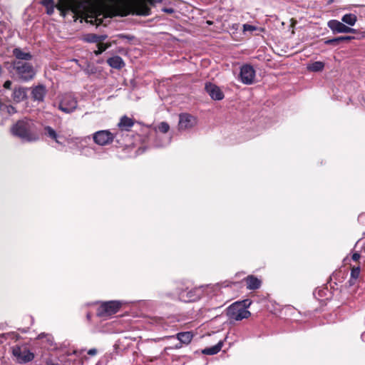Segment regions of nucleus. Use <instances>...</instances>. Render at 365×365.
Masks as SVG:
<instances>
[{"label":"nucleus","mask_w":365,"mask_h":365,"mask_svg":"<svg viewBox=\"0 0 365 365\" xmlns=\"http://www.w3.org/2000/svg\"><path fill=\"white\" fill-rule=\"evenodd\" d=\"M13 135L19 138L22 141L34 142L38 140L39 137L36 131V126L32 120L24 118L16 122L11 128Z\"/></svg>","instance_id":"1"},{"label":"nucleus","mask_w":365,"mask_h":365,"mask_svg":"<svg viewBox=\"0 0 365 365\" xmlns=\"http://www.w3.org/2000/svg\"><path fill=\"white\" fill-rule=\"evenodd\" d=\"M12 66L18 79L21 81L28 82L31 81L36 76V71L29 63L14 61Z\"/></svg>","instance_id":"2"},{"label":"nucleus","mask_w":365,"mask_h":365,"mask_svg":"<svg viewBox=\"0 0 365 365\" xmlns=\"http://www.w3.org/2000/svg\"><path fill=\"white\" fill-rule=\"evenodd\" d=\"M77 108L78 100L72 93H64L58 96V108L63 113H72Z\"/></svg>","instance_id":"3"},{"label":"nucleus","mask_w":365,"mask_h":365,"mask_svg":"<svg viewBox=\"0 0 365 365\" xmlns=\"http://www.w3.org/2000/svg\"><path fill=\"white\" fill-rule=\"evenodd\" d=\"M177 294L180 301L191 302L200 299L202 296V291L200 288L197 287H192L190 289L189 287H186L185 289L178 288Z\"/></svg>","instance_id":"4"},{"label":"nucleus","mask_w":365,"mask_h":365,"mask_svg":"<svg viewBox=\"0 0 365 365\" xmlns=\"http://www.w3.org/2000/svg\"><path fill=\"white\" fill-rule=\"evenodd\" d=\"M121 307L118 301H109L103 302L97 309V315L100 317L106 318L116 314Z\"/></svg>","instance_id":"5"},{"label":"nucleus","mask_w":365,"mask_h":365,"mask_svg":"<svg viewBox=\"0 0 365 365\" xmlns=\"http://www.w3.org/2000/svg\"><path fill=\"white\" fill-rule=\"evenodd\" d=\"M227 315L230 319L240 321L247 319L251 315V313L247 309L242 308L240 303L235 302L228 307Z\"/></svg>","instance_id":"6"},{"label":"nucleus","mask_w":365,"mask_h":365,"mask_svg":"<svg viewBox=\"0 0 365 365\" xmlns=\"http://www.w3.org/2000/svg\"><path fill=\"white\" fill-rule=\"evenodd\" d=\"M115 135L108 130H98L93 134V141L99 145H106L111 143Z\"/></svg>","instance_id":"7"},{"label":"nucleus","mask_w":365,"mask_h":365,"mask_svg":"<svg viewBox=\"0 0 365 365\" xmlns=\"http://www.w3.org/2000/svg\"><path fill=\"white\" fill-rule=\"evenodd\" d=\"M12 353L19 363H27L34 358V354L26 347L16 346L13 348Z\"/></svg>","instance_id":"8"},{"label":"nucleus","mask_w":365,"mask_h":365,"mask_svg":"<svg viewBox=\"0 0 365 365\" xmlns=\"http://www.w3.org/2000/svg\"><path fill=\"white\" fill-rule=\"evenodd\" d=\"M328 27L332 31L334 34H356V30L346 26L344 22H341L338 20L332 19L328 21Z\"/></svg>","instance_id":"9"},{"label":"nucleus","mask_w":365,"mask_h":365,"mask_svg":"<svg viewBox=\"0 0 365 365\" xmlns=\"http://www.w3.org/2000/svg\"><path fill=\"white\" fill-rule=\"evenodd\" d=\"M240 81L246 85H250L253 83L255 77V71L250 64H245L240 68Z\"/></svg>","instance_id":"10"},{"label":"nucleus","mask_w":365,"mask_h":365,"mask_svg":"<svg viewBox=\"0 0 365 365\" xmlns=\"http://www.w3.org/2000/svg\"><path fill=\"white\" fill-rule=\"evenodd\" d=\"M196 123V118L188 113H182L179 115L178 128L180 130L192 128Z\"/></svg>","instance_id":"11"},{"label":"nucleus","mask_w":365,"mask_h":365,"mask_svg":"<svg viewBox=\"0 0 365 365\" xmlns=\"http://www.w3.org/2000/svg\"><path fill=\"white\" fill-rule=\"evenodd\" d=\"M205 89L212 99L220 101L224 98V93L220 88L210 82L206 83Z\"/></svg>","instance_id":"12"},{"label":"nucleus","mask_w":365,"mask_h":365,"mask_svg":"<svg viewBox=\"0 0 365 365\" xmlns=\"http://www.w3.org/2000/svg\"><path fill=\"white\" fill-rule=\"evenodd\" d=\"M31 98L34 101L43 102L47 93L46 88L43 84H39L31 88Z\"/></svg>","instance_id":"13"},{"label":"nucleus","mask_w":365,"mask_h":365,"mask_svg":"<svg viewBox=\"0 0 365 365\" xmlns=\"http://www.w3.org/2000/svg\"><path fill=\"white\" fill-rule=\"evenodd\" d=\"M14 103H19L27 98V88L22 86L15 87L11 95Z\"/></svg>","instance_id":"14"},{"label":"nucleus","mask_w":365,"mask_h":365,"mask_svg":"<svg viewBox=\"0 0 365 365\" xmlns=\"http://www.w3.org/2000/svg\"><path fill=\"white\" fill-rule=\"evenodd\" d=\"M131 13L138 16H149L150 9L145 3L140 2L133 6Z\"/></svg>","instance_id":"15"},{"label":"nucleus","mask_w":365,"mask_h":365,"mask_svg":"<svg viewBox=\"0 0 365 365\" xmlns=\"http://www.w3.org/2000/svg\"><path fill=\"white\" fill-rule=\"evenodd\" d=\"M247 283V288L248 289H257L261 286V281L253 275H249L244 279Z\"/></svg>","instance_id":"16"},{"label":"nucleus","mask_w":365,"mask_h":365,"mask_svg":"<svg viewBox=\"0 0 365 365\" xmlns=\"http://www.w3.org/2000/svg\"><path fill=\"white\" fill-rule=\"evenodd\" d=\"M107 63L112 68L120 69L125 66L123 58L119 56H114L107 59Z\"/></svg>","instance_id":"17"},{"label":"nucleus","mask_w":365,"mask_h":365,"mask_svg":"<svg viewBox=\"0 0 365 365\" xmlns=\"http://www.w3.org/2000/svg\"><path fill=\"white\" fill-rule=\"evenodd\" d=\"M13 55L19 60L29 61L32 58V55L29 52H25L20 48H14Z\"/></svg>","instance_id":"18"},{"label":"nucleus","mask_w":365,"mask_h":365,"mask_svg":"<svg viewBox=\"0 0 365 365\" xmlns=\"http://www.w3.org/2000/svg\"><path fill=\"white\" fill-rule=\"evenodd\" d=\"M133 124L134 122L133 119L125 115L120 118L118 125L122 130L128 131L133 127Z\"/></svg>","instance_id":"19"},{"label":"nucleus","mask_w":365,"mask_h":365,"mask_svg":"<svg viewBox=\"0 0 365 365\" xmlns=\"http://www.w3.org/2000/svg\"><path fill=\"white\" fill-rule=\"evenodd\" d=\"M193 337V334L191 331L179 332L176 334V338L184 344H188L190 343Z\"/></svg>","instance_id":"20"},{"label":"nucleus","mask_w":365,"mask_h":365,"mask_svg":"<svg viewBox=\"0 0 365 365\" xmlns=\"http://www.w3.org/2000/svg\"><path fill=\"white\" fill-rule=\"evenodd\" d=\"M223 342L220 341L216 345L205 349L202 353L207 355H214L217 354L222 349Z\"/></svg>","instance_id":"21"},{"label":"nucleus","mask_w":365,"mask_h":365,"mask_svg":"<svg viewBox=\"0 0 365 365\" xmlns=\"http://www.w3.org/2000/svg\"><path fill=\"white\" fill-rule=\"evenodd\" d=\"M44 130H45V134L51 138V139L54 140L56 141V143H58V144H62V143H61L58 140L59 138V135L57 134V133L56 132V130L51 128V126H46L44 128Z\"/></svg>","instance_id":"22"},{"label":"nucleus","mask_w":365,"mask_h":365,"mask_svg":"<svg viewBox=\"0 0 365 365\" xmlns=\"http://www.w3.org/2000/svg\"><path fill=\"white\" fill-rule=\"evenodd\" d=\"M360 267L359 266L357 267H353L351 270V277L349 280V286H353L356 279L359 278L360 274Z\"/></svg>","instance_id":"23"},{"label":"nucleus","mask_w":365,"mask_h":365,"mask_svg":"<svg viewBox=\"0 0 365 365\" xmlns=\"http://www.w3.org/2000/svg\"><path fill=\"white\" fill-rule=\"evenodd\" d=\"M324 68V63L322 61H315L307 66V69L312 72L322 71Z\"/></svg>","instance_id":"24"},{"label":"nucleus","mask_w":365,"mask_h":365,"mask_svg":"<svg viewBox=\"0 0 365 365\" xmlns=\"http://www.w3.org/2000/svg\"><path fill=\"white\" fill-rule=\"evenodd\" d=\"M341 21L344 24H346L352 26L356 24V22L357 21V17L354 14H351V13L346 14L342 16Z\"/></svg>","instance_id":"25"},{"label":"nucleus","mask_w":365,"mask_h":365,"mask_svg":"<svg viewBox=\"0 0 365 365\" xmlns=\"http://www.w3.org/2000/svg\"><path fill=\"white\" fill-rule=\"evenodd\" d=\"M82 39L87 43H98V34H86L83 36Z\"/></svg>","instance_id":"26"},{"label":"nucleus","mask_w":365,"mask_h":365,"mask_svg":"<svg viewBox=\"0 0 365 365\" xmlns=\"http://www.w3.org/2000/svg\"><path fill=\"white\" fill-rule=\"evenodd\" d=\"M110 46V43H99L97 44L98 50L95 51L94 53L96 56L101 54L103 51L108 49Z\"/></svg>","instance_id":"27"},{"label":"nucleus","mask_w":365,"mask_h":365,"mask_svg":"<svg viewBox=\"0 0 365 365\" xmlns=\"http://www.w3.org/2000/svg\"><path fill=\"white\" fill-rule=\"evenodd\" d=\"M6 112L8 115H11L17 112L15 107L11 105H5L3 107V113Z\"/></svg>","instance_id":"28"},{"label":"nucleus","mask_w":365,"mask_h":365,"mask_svg":"<svg viewBox=\"0 0 365 365\" xmlns=\"http://www.w3.org/2000/svg\"><path fill=\"white\" fill-rule=\"evenodd\" d=\"M158 130L163 133H167L170 130V125L166 122H161L158 125Z\"/></svg>","instance_id":"29"},{"label":"nucleus","mask_w":365,"mask_h":365,"mask_svg":"<svg viewBox=\"0 0 365 365\" xmlns=\"http://www.w3.org/2000/svg\"><path fill=\"white\" fill-rule=\"evenodd\" d=\"M115 37L120 38V39H125L128 41H132L135 39V36L131 34H118L115 36Z\"/></svg>","instance_id":"30"},{"label":"nucleus","mask_w":365,"mask_h":365,"mask_svg":"<svg viewBox=\"0 0 365 365\" xmlns=\"http://www.w3.org/2000/svg\"><path fill=\"white\" fill-rule=\"evenodd\" d=\"M257 29H258L257 27H256L253 25H250L248 24H243V31L244 32H245V31L252 32V31H257Z\"/></svg>","instance_id":"31"},{"label":"nucleus","mask_w":365,"mask_h":365,"mask_svg":"<svg viewBox=\"0 0 365 365\" xmlns=\"http://www.w3.org/2000/svg\"><path fill=\"white\" fill-rule=\"evenodd\" d=\"M235 303H240L242 308L247 309V308L250 307V306L251 305L252 301L249 299H247L242 300L241 302H236Z\"/></svg>","instance_id":"32"},{"label":"nucleus","mask_w":365,"mask_h":365,"mask_svg":"<svg viewBox=\"0 0 365 365\" xmlns=\"http://www.w3.org/2000/svg\"><path fill=\"white\" fill-rule=\"evenodd\" d=\"M339 43H340V41H339L338 37L331 38V39H327L324 41V43L327 45H336Z\"/></svg>","instance_id":"33"},{"label":"nucleus","mask_w":365,"mask_h":365,"mask_svg":"<svg viewBox=\"0 0 365 365\" xmlns=\"http://www.w3.org/2000/svg\"><path fill=\"white\" fill-rule=\"evenodd\" d=\"M355 37L354 36H339L338 37V39L340 42H344V41H349L352 39H354Z\"/></svg>","instance_id":"34"},{"label":"nucleus","mask_w":365,"mask_h":365,"mask_svg":"<svg viewBox=\"0 0 365 365\" xmlns=\"http://www.w3.org/2000/svg\"><path fill=\"white\" fill-rule=\"evenodd\" d=\"M55 4L53 0H41V4L45 7L51 6Z\"/></svg>","instance_id":"35"},{"label":"nucleus","mask_w":365,"mask_h":365,"mask_svg":"<svg viewBox=\"0 0 365 365\" xmlns=\"http://www.w3.org/2000/svg\"><path fill=\"white\" fill-rule=\"evenodd\" d=\"M12 85V82L9 80H7L4 82L3 86L6 89H10Z\"/></svg>","instance_id":"36"},{"label":"nucleus","mask_w":365,"mask_h":365,"mask_svg":"<svg viewBox=\"0 0 365 365\" xmlns=\"http://www.w3.org/2000/svg\"><path fill=\"white\" fill-rule=\"evenodd\" d=\"M108 36L106 34L98 35V43H101L107 38Z\"/></svg>","instance_id":"37"},{"label":"nucleus","mask_w":365,"mask_h":365,"mask_svg":"<svg viewBox=\"0 0 365 365\" xmlns=\"http://www.w3.org/2000/svg\"><path fill=\"white\" fill-rule=\"evenodd\" d=\"M360 257H361V255H360V254H359V253H358V252H355V253H354V254L352 255V257H351L352 259H353L354 261H355V262L358 261V260L360 259Z\"/></svg>","instance_id":"38"},{"label":"nucleus","mask_w":365,"mask_h":365,"mask_svg":"<svg viewBox=\"0 0 365 365\" xmlns=\"http://www.w3.org/2000/svg\"><path fill=\"white\" fill-rule=\"evenodd\" d=\"M98 351L96 349H91L88 351V354L91 356H95L97 354Z\"/></svg>","instance_id":"39"},{"label":"nucleus","mask_w":365,"mask_h":365,"mask_svg":"<svg viewBox=\"0 0 365 365\" xmlns=\"http://www.w3.org/2000/svg\"><path fill=\"white\" fill-rule=\"evenodd\" d=\"M162 11L165 13L173 14L174 13V9L173 8H163Z\"/></svg>","instance_id":"40"},{"label":"nucleus","mask_w":365,"mask_h":365,"mask_svg":"<svg viewBox=\"0 0 365 365\" xmlns=\"http://www.w3.org/2000/svg\"><path fill=\"white\" fill-rule=\"evenodd\" d=\"M151 5H155L157 3H160L162 0H146Z\"/></svg>","instance_id":"41"},{"label":"nucleus","mask_w":365,"mask_h":365,"mask_svg":"<svg viewBox=\"0 0 365 365\" xmlns=\"http://www.w3.org/2000/svg\"><path fill=\"white\" fill-rule=\"evenodd\" d=\"M359 221L364 222L365 220V214H361L358 217Z\"/></svg>","instance_id":"42"},{"label":"nucleus","mask_w":365,"mask_h":365,"mask_svg":"<svg viewBox=\"0 0 365 365\" xmlns=\"http://www.w3.org/2000/svg\"><path fill=\"white\" fill-rule=\"evenodd\" d=\"M45 336V334H44V333H41V334H40L38 335V337L39 339H42V338H43V336Z\"/></svg>","instance_id":"43"},{"label":"nucleus","mask_w":365,"mask_h":365,"mask_svg":"<svg viewBox=\"0 0 365 365\" xmlns=\"http://www.w3.org/2000/svg\"><path fill=\"white\" fill-rule=\"evenodd\" d=\"M2 71H3V69H2L1 66L0 65V76H1V74H2Z\"/></svg>","instance_id":"44"},{"label":"nucleus","mask_w":365,"mask_h":365,"mask_svg":"<svg viewBox=\"0 0 365 365\" xmlns=\"http://www.w3.org/2000/svg\"><path fill=\"white\" fill-rule=\"evenodd\" d=\"M331 2H333V0H329L328 3L331 4Z\"/></svg>","instance_id":"45"},{"label":"nucleus","mask_w":365,"mask_h":365,"mask_svg":"<svg viewBox=\"0 0 365 365\" xmlns=\"http://www.w3.org/2000/svg\"><path fill=\"white\" fill-rule=\"evenodd\" d=\"M87 318L90 319V314H87Z\"/></svg>","instance_id":"46"},{"label":"nucleus","mask_w":365,"mask_h":365,"mask_svg":"<svg viewBox=\"0 0 365 365\" xmlns=\"http://www.w3.org/2000/svg\"><path fill=\"white\" fill-rule=\"evenodd\" d=\"M172 295H173L172 294H168V297H172Z\"/></svg>","instance_id":"47"},{"label":"nucleus","mask_w":365,"mask_h":365,"mask_svg":"<svg viewBox=\"0 0 365 365\" xmlns=\"http://www.w3.org/2000/svg\"><path fill=\"white\" fill-rule=\"evenodd\" d=\"M51 365H60V364L56 363V364H52Z\"/></svg>","instance_id":"48"}]
</instances>
